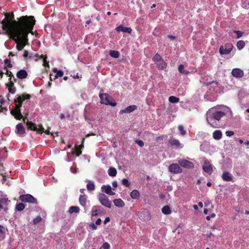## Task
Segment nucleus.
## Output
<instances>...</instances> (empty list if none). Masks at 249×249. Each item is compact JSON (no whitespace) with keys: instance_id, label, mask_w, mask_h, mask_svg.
Returning a JSON list of instances; mask_svg holds the SVG:
<instances>
[{"instance_id":"obj_25","label":"nucleus","mask_w":249,"mask_h":249,"mask_svg":"<svg viewBox=\"0 0 249 249\" xmlns=\"http://www.w3.org/2000/svg\"><path fill=\"white\" fill-rule=\"evenodd\" d=\"M167 63L162 59L157 63V67L159 70L165 69L167 67Z\"/></svg>"},{"instance_id":"obj_26","label":"nucleus","mask_w":249,"mask_h":249,"mask_svg":"<svg viewBox=\"0 0 249 249\" xmlns=\"http://www.w3.org/2000/svg\"><path fill=\"white\" fill-rule=\"evenodd\" d=\"M104 192L107 195L110 196H113L115 194V193L113 192L111 190V187L110 185H107L104 186Z\"/></svg>"},{"instance_id":"obj_51","label":"nucleus","mask_w":249,"mask_h":249,"mask_svg":"<svg viewBox=\"0 0 249 249\" xmlns=\"http://www.w3.org/2000/svg\"><path fill=\"white\" fill-rule=\"evenodd\" d=\"M46 59H47L46 57H44L43 59V66L46 67H49V62H48L47 61Z\"/></svg>"},{"instance_id":"obj_64","label":"nucleus","mask_w":249,"mask_h":249,"mask_svg":"<svg viewBox=\"0 0 249 249\" xmlns=\"http://www.w3.org/2000/svg\"><path fill=\"white\" fill-rule=\"evenodd\" d=\"M4 72L2 71H0V78H2L3 77Z\"/></svg>"},{"instance_id":"obj_44","label":"nucleus","mask_w":249,"mask_h":249,"mask_svg":"<svg viewBox=\"0 0 249 249\" xmlns=\"http://www.w3.org/2000/svg\"><path fill=\"white\" fill-rule=\"evenodd\" d=\"M63 74V71L59 70L56 73V74L54 75V79H56L59 77H62Z\"/></svg>"},{"instance_id":"obj_5","label":"nucleus","mask_w":249,"mask_h":249,"mask_svg":"<svg viewBox=\"0 0 249 249\" xmlns=\"http://www.w3.org/2000/svg\"><path fill=\"white\" fill-rule=\"evenodd\" d=\"M101 99V103L106 105H110L112 107H115L117 105L115 102H111L112 97L110 95L107 93H101L99 94Z\"/></svg>"},{"instance_id":"obj_48","label":"nucleus","mask_w":249,"mask_h":249,"mask_svg":"<svg viewBox=\"0 0 249 249\" xmlns=\"http://www.w3.org/2000/svg\"><path fill=\"white\" fill-rule=\"evenodd\" d=\"M135 142L138 144L140 147H143L144 146V142L142 140H136L135 141Z\"/></svg>"},{"instance_id":"obj_29","label":"nucleus","mask_w":249,"mask_h":249,"mask_svg":"<svg viewBox=\"0 0 249 249\" xmlns=\"http://www.w3.org/2000/svg\"><path fill=\"white\" fill-rule=\"evenodd\" d=\"M161 212L164 214H169L171 213L170 208L168 205L164 206L163 207H162Z\"/></svg>"},{"instance_id":"obj_30","label":"nucleus","mask_w":249,"mask_h":249,"mask_svg":"<svg viewBox=\"0 0 249 249\" xmlns=\"http://www.w3.org/2000/svg\"><path fill=\"white\" fill-rule=\"evenodd\" d=\"M108 174L110 177H115L117 174V170L114 167H110L108 170Z\"/></svg>"},{"instance_id":"obj_46","label":"nucleus","mask_w":249,"mask_h":249,"mask_svg":"<svg viewBox=\"0 0 249 249\" xmlns=\"http://www.w3.org/2000/svg\"><path fill=\"white\" fill-rule=\"evenodd\" d=\"M41 220V217L40 215H38L33 220V223L34 224H36L40 222Z\"/></svg>"},{"instance_id":"obj_40","label":"nucleus","mask_w":249,"mask_h":249,"mask_svg":"<svg viewBox=\"0 0 249 249\" xmlns=\"http://www.w3.org/2000/svg\"><path fill=\"white\" fill-rule=\"evenodd\" d=\"M9 82L6 85V86L7 88H11L15 87V84L14 81L12 80V78H10L9 79Z\"/></svg>"},{"instance_id":"obj_57","label":"nucleus","mask_w":249,"mask_h":249,"mask_svg":"<svg viewBox=\"0 0 249 249\" xmlns=\"http://www.w3.org/2000/svg\"><path fill=\"white\" fill-rule=\"evenodd\" d=\"M110 218L109 217H107L105 218V220H104V224H106L108 222H109L110 221Z\"/></svg>"},{"instance_id":"obj_12","label":"nucleus","mask_w":249,"mask_h":249,"mask_svg":"<svg viewBox=\"0 0 249 249\" xmlns=\"http://www.w3.org/2000/svg\"><path fill=\"white\" fill-rule=\"evenodd\" d=\"M178 164L182 167L191 169L194 166L193 162L186 160L185 159H181L178 161Z\"/></svg>"},{"instance_id":"obj_9","label":"nucleus","mask_w":249,"mask_h":249,"mask_svg":"<svg viewBox=\"0 0 249 249\" xmlns=\"http://www.w3.org/2000/svg\"><path fill=\"white\" fill-rule=\"evenodd\" d=\"M14 14L13 13H12V14H11V20H12L11 22L9 21L8 22H6L5 23H4L3 25H2V29L3 30H7L8 31V34H9L10 37V34H11L12 29L14 28V27L15 26L13 23H14L13 22L16 20H14Z\"/></svg>"},{"instance_id":"obj_18","label":"nucleus","mask_w":249,"mask_h":249,"mask_svg":"<svg viewBox=\"0 0 249 249\" xmlns=\"http://www.w3.org/2000/svg\"><path fill=\"white\" fill-rule=\"evenodd\" d=\"M28 76V73L25 70H20L17 73V76L18 78L23 79L26 78Z\"/></svg>"},{"instance_id":"obj_19","label":"nucleus","mask_w":249,"mask_h":249,"mask_svg":"<svg viewBox=\"0 0 249 249\" xmlns=\"http://www.w3.org/2000/svg\"><path fill=\"white\" fill-rule=\"evenodd\" d=\"M221 177L223 180L225 181H231L232 180V176L228 172H224Z\"/></svg>"},{"instance_id":"obj_1","label":"nucleus","mask_w":249,"mask_h":249,"mask_svg":"<svg viewBox=\"0 0 249 249\" xmlns=\"http://www.w3.org/2000/svg\"><path fill=\"white\" fill-rule=\"evenodd\" d=\"M13 22L15 26L11 32L10 38L15 41L16 48L20 51L26 46L28 41L29 32L27 29H33L36 20L33 16H21L18 21Z\"/></svg>"},{"instance_id":"obj_53","label":"nucleus","mask_w":249,"mask_h":249,"mask_svg":"<svg viewBox=\"0 0 249 249\" xmlns=\"http://www.w3.org/2000/svg\"><path fill=\"white\" fill-rule=\"evenodd\" d=\"M226 134L228 137H231L234 135V132L232 131H227L226 132Z\"/></svg>"},{"instance_id":"obj_62","label":"nucleus","mask_w":249,"mask_h":249,"mask_svg":"<svg viewBox=\"0 0 249 249\" xmlns=\"http://www.w3.org/2000/svg\"><path fill=\"white\" fill-rule=\"evenodd\" d=\"M8 21H9V20L6 19H3L1 21V23L2 24V25H3V24L5 23L6 22H8Z\"/></svg>"},{"instance_id":"obj_11","label":"nucleus","mask_w":249,"mask_h":249,"mask_svg":"<svg viewBox=\"0 0 249 249\" xmlns=\"http://www.w3.org/2000/svg\"><path fill=\"white\" fill-rule=\"evenodd\" d=\"M202 169L204 172L211 175L213 171L212 164L208 160H205L202 165Z\"/></svg>"},{"instance_id":"obj_55","label":"nucleus","mask_w":249,"mask_h":249,"mask_svg":"<svg viewBox=\"0 0 249 249\" xmlns=\"http://www.w3.org/2000/svg\"><path fill=\"white\" fill-rule=\"evenodd\" d=\"M85 141V138H83L81 144L78 146V148L80 149H81L82 148L84 147V142Z\"/></svg>"},{"instance_id":"obj_4","label":"nucleus","mask_w":249,"mask_h":249,"mask_svg":"<svg viewBox=\"0 0 249 249\" xmlns=\"http://www.w3.org/2000/svg\"><path fill=\"white\" fill-rule=\"evenodd\" d=\"M23 122L26 124L28 128L30 130L36 131L38 133H41L44 131V127L42 125H39V127L37 128L35 123H33L31 121H30L27 117L25 116L22 118Z\"/></svg>"},{"instance_id":"obj_21","label":"nucleus","mask_w":249,"mask_h":249,"mask_svg":"<svg viewBox=\"0 0 249 249\" xmlns=\"http://www.w3.org/2000/svg\"><path fill=\"white\" fill-rule=\"evenodd\" d=\"M79 202L81 206L85 207L87 202V197L85 195H81L79 196Z\"/></svg>"},{"instance_id":"obj_33","label":"nucleus","mask_w":249,"mask_h":249,"mask_svg":"<svg viewBox=\"0 0 249 249\" xmlns=\"http://www.w3.org/2000/svg\"><path fill=\"white\" fill-rule=\"evenodd\" d=\"M245 46V43L243 40H239L237 42L236 47L239 50H242Z\"/></svg>"},{"instance_id":"obj_47","label":"nucleus","mask_w":249,"mask_h":249,"mask_svg":"<svg viewBox=\"0 0 249 249\" xmlns=\"http://www.w3.org/2000/svg\"><path fill=\"white\" fill-rule=\"evenodd\" d=\"M9 92L12 94H15L16 92V88L15 87L8 88Z\"/></svg>"},{"instance_id":"obj_20","label":"nucleus","mask_w":249,"mask_h":249,"mask_svg":"<svg viewBox=\"0 0 249 249\" xmlns=\"http://www.w3.org/2000/svg\"><path fill=\"white\" fill-rule=\"evenodd\" d=\"M137 108V107L136 105H131L127 107H126L124 110H122L121 112L123 113H131L134 110H135Z\"/></svg>"},{"instance_id":"obj_59","label":"nucleus","mask_w":249,"mask_h":249,"mask_svg":"<svg viewBox=\"0 0 249 249\" xmlns=\"http://www.w3.org/2000/svg\"><path fill=\"white\" fill-rule=\"evenodd\" d=\"M168 37L172 40H174L176 39V36H173V35H168Z\"/></svg>"},{"instance_id":"obj_63","label":"nucleus","mask_w":249,"mask_h":249,"mask_svg":"<svg viewBox=\"0 0 249 249\" xmlns=\"http://www.w3.org/2000/svg\"><path fill=\"white\" fill-rule=\"evenodd\" d=\"M91 23L90 20H88L86 22L85 26H87L89 24Z\"/></svg>"},{"instance_id":"obj_50","label":"nucleus","mask_w":249,"mask_h":249,"mask_svg":"<svg viewBox=\"0 0 249 249\" xmlns=\"http://www.w3.org/2000/svg\"><path fill=\"white\" fill-rule=\"evenodd\" d=\"M110 247V245L107 242L104 243L102 245L103 249H109Z\"/></svg>"},{"instance_id":"obj_8","label":"nucleus","mask_w":249,"mask_h":249,"mask_svg":"<svg viewBox=\"0 0 249 249\" xmlns=\"http://www.w3.org/2000/svg\"><path fill=\"white\" fill-rule=\"evenodd\" d=\"M233 46L231 43H227L224 45L220 46L219 53L222 55L229 54L232 50Z\"/></svg>"},{"instance_id":"obj_15","label":"nucleus","mask_w":249,"mask_h":249,"mask_svg":"<svg viewBox=\"0 0 249 249\" xmlns=\"http://www.w3.org/2000/svg\"><path fill=\"white\" fill-rule=\"evenodd\" d=\"M139 216L140 218L142 221L148 220L150 218L149 214L145 209L141 212Z\"/></svg>"},{"instance_id":"obj_6","label":"nucleus","mask_w":249,"mask_h":249,"mask_svg":"<svg viewBox=\"0 0 249 249\" xmlns=\"http://www.w3.org/2000/svg\"><path fill=\"white\" fill-rule=\"evenodd\" d=\"M19 200L24 203L27 202L33 204L37 203L36 199L30 194H25L20 196Z\"/></svg>"},{"instance_id":"obj_52","label":"nucleus","mask_w":249,"mask_h":249,"mask_svg":"<svg viewBox=\"0 0 249 249\" xmlns=\"http://www.w3.org/2000/svg\"><path fill=\"white\" fill-rule=\"evenodd\" d=\"M89 227L92 230H95L97 229V226L94 223H91L89 224Z\"/></svg>"},{"instance_id":"obj_49","label":"nucleus","mask_w":249,"mask_h":249,"mask_svg":"<svg viewBox=\"0 0 249 249\" xmlns=\"http://www.w3.org/2000/svg\"><path fill=\"white\" fill-rule=\"evenodd\" d=\"M234 32L237 35V38H239L240 37H241L243 35V32L240 31H234Z\"/></svg>"},{"instance_id":"obj_16","label":"nucleus","mask_w":249,"mask_h":249,"mask_svg":"<svg viewBox=\"0 0 249 249\" xmlns=\"http://www.w3.org/2000/svg\"><path fill=\"white\" fill-rule=\"evenodd\" d=\"M169 143L171 146H174L176 148H179L181 146V143L179 141L173 138L169 139Z\"/></svg>"},{"instance_id":"obj_35","label":"nucleus","mask_w":249,"mask_h":249,"mask_svg":"<svg viewBox=\"0 0 249 249\" xmlns=\"http://www.w3.org/2000/svg\"><path fill=\"white\" fill-rule=\"evenodd\" d=\"M25 207V205L22 203H19L16 205V210L18 211H22Z\"/></svg>"},{"instance_id":"obj_3","label":"nucleus","mask_w":249,"mask_h":249,"mask_svg":"<svg viewBox=\"0 0 249 249\" xmlns=\"http://www.w3.org/2000/svg\"><path fill=\"white\" fill-rule=\"evenodd\" d=\"M206 120L207 122L211 125V126L216 128L217 124L215 121H219L221 118L226 115V113L212 108L209 110L206 114Z\"/></svg>"},{"instance_id":"obj_43","label":"nucleus","mask_w":249,"mask_h":249,"mask_svg":"<svg viewBox=\"0 0 249 249\" xmlns=\"http://www.w3.org/2000/svg\"><path fill=\"white\" fill-rule=\"evenodd\" d=\"M178 129L180 131L181 135H184L186 134V131L184 129L183 126L182 125H180L178 126Z\"/></svg>"},{"instance_id":"obj_17","label":"nucleus","mask_w":249,"mask_h":249,"mask_svg":"<svg viewBox=\"0 0 249 249\" xmlns=\"http://www.w3.org/2000/svg\"><path fill=\"white\" fill-rule=\"evenodd\" d=\"M16 133L21 136H23L25 133V129L21 123L18 124L16 127Z\"/></svg>"},{"instance_id":"obj_60","label":"nucleus","mask_w":249,"mask_h":249,"mask_svg":"<svg viewBox=\"0 0 249 249\" xmlns=\"http://www.w3.org/2000/svg\"><path fill=\"white\" fill-rule=\"evenodd\" d=\"M28 52H27V51L26 50H24V53H23V57H27L28 56Z\"/></svg>"},{"instance_id":"obj_45","label":"nucleus","mask_w":249,"mask_h":249,"mask_svg":"<svg viewBox=\"0 0 249 249\" xmlns=\"http://www.w3.org/2000/svg\"><path fill=\"white\" fill-rule=\"evenodd\" d=\"M4 69L6 71L5 74L7 76H8L9 77H10V78H12V77H14V75H13V73H12V72L11 71L8 70L6 67H4Z\"/></svg>"},{"instance_id":"obj_14","label":"nucleus","mask_w":249,"mask_h":249,"mask_svg":"<svg viewBox=\"0 0 249 249\" xmlns=\"http://www.w3.org/2000/svg\"><path fill=\"white\" fill-rule=\"evenodd\" d=\"M115 29L118 32H122L124 33H128L129 34H131L132 31L131 28L124 27L122 25H120L117 27Z\"/></svg>"},{"instance_id":"obj_7","label":"nucleus","mask_w":249,"mask_h":249,"mask_svg":"<svg viewBox=\"0 0 249 249\" xmlns=\"http://www.w3.org/2000/svg\"><path fill=\"white\" fill-rule=\"evenodd\" d=\"M99 200L100 203L104 206L111 208V202L109 200L108 197L104 194L101 193L99 195Z\"/></svg>"},{"instance_id":"obj_24","label":"nucleus","mask_w":249,"mask_h":249,"mask_svg":"<svg viewBox=\"0 0 249 249\" xmlns=\"http://www.w3.org/2000/svg\"><path fill=\"white\" fill-rule=\"evenodd\" d=\"M213 136L214 139L216 140H219L222 138V132L220 130H215L213 132Z\"/></svg>"},{"instance_id":"obj_2","label":"nucleus","mask_w":249,"mask_h":249,"mask_svg":"<svg viewBox=\"0 0 249 249\" xmlns=\"http://www.w3.org/2000/svg\"><path fill=\"white\" fill-rule=\"evenodd\" d=\"M31 96L29 94H23L19 95L17 99H14L15 106L13 107L10 111L11 114L18 120H20L23 118V115L21 113V107L23 101L25 100H29Z\"/></svg>"},{"instance_id":"obj_54","label":"nucleus","mask_w":249,"mask_h":249,"mask_svg":"<svg viewBox=\"0 0 249 249\" xmlns=\"http://www.w3.org/2000/svg\"><path fill=\"white\" fill-rule=\"evenodd\" d=\"M50 129V127H48V129L45 130V129H44V131L42 132L41 134L43 133V132L45 133L47 135H53V134L51 133V132L50 131L49 129Z\"/></svg>"},{"instance_id":"obj_36","label":"nucleus","mask_w":249,"mask_h":249,"mask_svg":"<svg viewBox=\"0 0 249 249\" xmlns=\"http://www.w3.org/2000/svg\"><path fill=\"white\" fill-rule=\"evenodd\" d=\"M161 60L162 58L158 53H156L152 58V60L155 62H159Z\"/></svg>"},{"instance_id":"obj_10","label":"nucleus","mask_w":249,"mask_h":249,"mask_svg":"<svg viewBox=\"0 0 249 249\" xmlns=\"http://www.w3.org/2000/svg\"><path fill=\"white\" fill-rule=\"evenodd\" d=\"M169 171L173 174H177L181 173L182 170L177 163H172L168 166Z\"/></svg>"},{"instance_id":"obj_23","label":"nucleus","mask_w":249,"mask_h":249,"mask_svg":"<svg viewBox=\"0 0 249 249\" xmlns=\"http://www.w3.org/2000/svg\"><path fill=\"white\" fill-rule=\"evenodd\" d=\"M113 203L115 206L119 208H122L125 205L124 202L121 198L115 199L113 200Z\"/></svg>"},{"instance_id":"obj_27","label":"nucleus","mask_w":249,"mask_h":249,"mask_svg":"<svg viewBox=\"0 0 249 249\" xmlns=\"http://www.w3.org/2000/svg\"><path fill=\"white\" fill-rule=\"evenodd\" d=\"M178 71L180 73L185 75H188L190 73L189 71L184 70V65L182 64H180L178 66Z\"/></svg>"},{"instance_id":"obj_34","label":"nucleus","mask_w":249,"mask_h":249,"mask_svg":"<svg viewBox=\"0 0 249 249\" xmlns=\"http://www.w3.org/2000/svg\"><path fill=\"white\" fill-rule=\"evenodd\" d=\"M9 202L10 201L8 200V199L5 197H0V203L6 206V207H7V205Z\"/></svg>"},{"instance_id":"obj_39","label":"nucleus","mask_w":249,"mask_h":249,"mask_svg":"<svg viewBox=\"0 0 249 249\" xmlns=\"http://www.w3.org/2000/svg\"><path fill=\"white\" fill-rule=\"evenodd\" d=\"M76 153V156L79 157L80 155L82 154V151L81 149H79L78 146L75 147L74 151L73 152V154Z\"/></svg>"},{"instance_id":"obj_38","label":"nucleus","mask_w":249,"mask_h":249,"mask_svg":"<svg viewBox=\"0 0 249 249\" xmlns=\"http://www.w3.org/2000/svg\"><path fill=\"white\" fill-rule=\"evenodd\" d=\"M98 206H94L92 207V216H96L98 215Z\"/></svg>"},{"instance_id":"obj_31","label":"nucleus","mask_w":249,"mask_h":249,"mask_svg":"<svg viewBox=\"0 0 249 249\" xmlns=\"http://www.w3.org/2000/svg\"><path fill=\"white\" fill-rule=\"evenodd\" d=\"M109 55L115 58H117L119 57L120 53L117 51L111 50L109 51Z\"/></svg>"},{"instance_id":"obj_58","label":"nucleus","mask_w":249,"mask_h":249,"mask_svg":"<svg viewBox=\"0 0 249 249\" xmlns=\"http://www.w3.org/2000/svg\"><path fill=\"white\" fill-rule=\"evenodd\" d=\"M101 222H102V220H101V219L100 218H98V219L96 220V221L95 223H96V225H100V224H101Z\"/></svg>"},{"instance_id":"obj_22","label":"nucleus","mask_w":249,"mask_h":249,"mask_svg":"<svg viewBox=\"0 0 249 249\" xmlns=\"http://www.w3.org/2000/svg\"><path fill=\"white\" fill-rule=\"evenodd\" d=\"M130 196L131 198L135 200H138L140 199L141 195L139 192L137 190H133L130 193Z\"/></svg>"},{"instance_id":"obj_61","label":"nucleus","mask_w":249,"mask_h":249,"mask_svg":"<svg viewBox=\"0 0 249 249\" xmlns=\"http://www.w3.org/2000/svg\"><path fill=\"white\" fill-rule=\"evenodd\" d=\"M112 186L113 187H115V188H116L117 186H118V183H117V182L116 181H114L112 183Z\"/></svg>"},{"instance_id":"obj_56","label":"nucleus","mask_w":249,"mask_h":249,"mask_svg":"<svg viewBox=\"0 0 249 249\" xmlns=\"http://www.w3.org/2000/svg\"><path fill=\"white\" fill-rule=\"evenodd\" d=\"M5 232V229L3 226L0 225V233H3Z\"/></svg>"},{"instance_id":"obj_42","label":"nucleus","mask_w":249,"mask_h":249,"mask_svg":"<svg viewBox=\"0 0 249 249\" xmlns=\"http://www.w3.org/2000/svg\"><path fill=\"white\" fill-rule=\"evenodd\" d=\"M122 184L126 187H128L130 185V183L129 182L128 179L125 178L122 180Z\"/></svg>"},{"instance_id":"obj_13","label":"nucleus","mask_w":249,"mask_h":249,"mask_svg":"<svg viewBox=\"0 0 249 249\" xmlns=\"http://www.w3.org/2000/svg\"><path fill=\"white\" fill-rule=\"evenodd\" d=\"M231 74L233 76L236 78H241L244 75L243 71L238 68L233 69L231 71Z\"/></svg>"},{"instance_id":"obj_41","label":"nucleus","mask_w":249,"mask_h":249,"mask_svg":"<svg viewBox=\"0 0 249 249\" xmlns=\"http://www.w3.org/2000/svg\"><path fill=\"white\" fill-rule=\"evenodd\" d=\"M4 63L6 64V68H11L13 67L10 59H5L4 61Z\"/></svg>"},{"instance_id":"obj_37","label":"nucleus","mask_w":249,"mask_h":249,"mask_svg":"<svg viewBox=\"0 0 249 249\" xmlns=\"http://www.w3.org/2000/svg\"><path fill=\"white\" fill-rule=\"evenodd\" d=\"M179 99L178 98H177V97H176L175 96H170L169 98V101L170 103H177L179 101Z\"/></svg>"},{"instance_id":"obj_32","label":"nucleus","mask_w":249,"mask_h":249,"mask_svg":"<svg viewBox=\"0 0 249 249\" xmlns=\"http://www.w3.org/2000/svg\"><path fill=\"white\" fill-rule=\"evenodd\" d=\"M87 189L89 191H93L95 189V185L92 181H89L87 185Z\"/></svg>"},{"instance_id":"obj_28","label":"nucleus","mask_w":249,"mask_h":249,"mask_svg":"<svg viewBox=\"0 0 249 249\" xmlns=\"http://www.w3.org/2000/svg\"><path fill=\"white\" fill-rule=\"evenodd\" d=\"M80 211V209L78 206H71L69 209V213H78Z\"/></svg>"}]
</instances>
